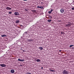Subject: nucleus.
I'll return each mask as SVG.
<instances>
[{"label":"nucleus","instance_id":"27","mask_svg":"<svg viewBox=\"0 0 74 74\" xmlns=\"http://www.w3.org/2000/svg\"><path fill=\"white\" fill-rule=\"evenodd\" d=\"M72 10H74V8H72Z\"/></svg>","mask_w":74,"mask_h":74},{"label":"nucleus","instance_id":"34","mask_svg":"<svg viewBox=\"0 0 74 74\" xmlns=\"http://www.w3.org/2000/svg\"><path fill=\"white\" fill-rule=\"evenodd\" d=\"M25 51V50H23V52H24V51Z\"/></svg>","mask_w":74,"mask_h":74},{"label":"nucleus","instance_id":"22","mask_svg":"<svg viewBox=\"0 0 74 74\" xmlns=\"http://www.w3.org/2000/svg\"><path fill=\"white\" fill-rule=\"evenodd\" d=\"M37 58H35V59L34 60V61H37Z\"/></svg>","mask_w":74,"mask_h":74},{"label":"nucleus","instance_id":"29","mask_svg":"<svg viewBox=\"0 0 74 74\" xmlns=\"http://www.w3.org/2000/svg\"><path fill=\"white\" fill-rule=\"evenodd\" d=\"M69 23V24H70L71 23L68 22V23Z\"/></svg>","mask_w":74,"mask_h":74},{"label":"nucleus","instance_id":"35","mask_svg":"<svg viewBox=\"0 0 74 74\" xmlns=\"http://www.w3.org/2000/svg\"><path fill=\"white\" fill-rule=\"evenodd\" d=\"M21 66H22V65H21Z\"/></svg>","mask_w":74,"mask_h":74},{"label":"nucleus","instance_id":"30","mask_svg":"<svg viewBox=\"0 0 74 74\" xmlns=\"http://www.w3.org/2000/svg\"><path fill=\"white\" fill-rule=\"evenodd\" d=\"M24 1H27V0H23Z\"/></svg>","mask_w":74,"mask_h":74},{"label":"nucleus","instance_id":"8","mask_svg":"<svg viewBox=\"0 0 74 74\" xmlns=\"http://www.w3.org/2000/svg\"><path fill=\"white\" fill-rule=\"evenodd\" d=\"M37 8H40L41 9H42L43 8V7H41V6H38L37 7Z\"/></svg>","mask_w":74,"mask_h":74},{"label":"nucleus","instance_id":"10","mask_svg":"<svg viewBox=\"0 0 74 74\" xmlns=\"http://www.w3.org/2000/svg\"><path fill=\"white\" fill-rule=\"evenodd\" d=\"M39 49H40V50L41 51L43 49V48L42 47H39Z\"/></svg>","mask_w":74,"mask_h":74},{"label":"nucleus","instance_id":"21","mask_svg":"<svg viewBox=\"0 0 74 74\" xmlns=\"http://www.w3.org/2000/svg\"><path fill=\"white\" fill-rule=\"evenodd\" d=\"M49 18H50V19H52V17L51 16H49Z\"/></svg>","mask_w":74,"mask_h":74},{"label":"nucleus","instance_id":"16","mask_svg":"<svg viewBox=\"0 0 74 74\" xmlns=\"http://www.w3.org/2000/svg\"><path fill=\"white\" fill-rule=\"evenodd\" d=\"M61 33L62 34H64V32H61Z\"/></svg>","mask_w":74,"mask_h":74},{"label":"nucleus","instance_id":"2","mask_svg":"<svg viewBox=\"0 0 74 74\" xmlns=\"http://www.w3.org/2000/svg\"><path fill=\"white\" fill-rule=\"evenodd\" d=\"M60 12L61 13H64V10L63 9V8H62L60 10Z\"/></svg>","mask_w":74,"mask_h":74},{"label":"nucleus","instance_id":"26","mask_svg":"<svg viewBox=\"0 0 74 74\" xmlns=\"http://www.w3.org/2000/svg\"><path fill=\"white\" fill-rule=\"evenodd\" d=\"M41 4H44V2H41Z\"/></svg>","mask_w":74,"mask_h":74},{"label":"nucleus","instance_id":"32","mask_svg":"<svg viewBox=\"0 0 74 74\" xmlns=\"http://www.w3.org/2000/svg\"><path fill=\"white\" fill-rule=\"evenodd\" d=\"M28 41H29V39L27 40Z\"/></svg>","mask_w":74,"mask_h":74},{"label":"nucleus","instance_id":"23","mask_svg":"<svg viewBox=\"0 0 74 74\" xmlns=\"http://www.w3.org/2000/svg\"><path fill=\"white\" fill-rule=\"evenodd\" d=\"M20 27H22V28H23V26L22 25Z\"/></svg>","mask_w":74,"mask_h":74},{"label":"nucleus","instance_id":"4","mask_svg":"<svg viewBox=\"0 0 74 74\" xmlns=\"http://www.w3.org/2000/svg\"><path fill=\"white\" fill-rule=\"evenodd\" d=\"M0 66L1 67H6V65L4 64H0Z\"/></svg>","mask_w":74,"mask_h":74},{"label":"nucleus","instance_id":"25","mask_svg":"<svg viewBox=\"0 0 74 74\" xmlns=\"http://www.w3.org/2000/svg\"><path fill=\"white\" fill-rule=\"evenodd\" d=\"M9 14H12V12H9Z\"/></svg>","mask_w":74,"mask_h":74},{"label":"nucleus","instance_id":"20","mask_svg":"<svg viewBox=\"0 0 74 74\" xmlns=\"http://www.w3.org/2000/svg\"><path fill=\"white\" fill-rule=\"evenodd\" d=\"M25 74H31V73H29V72L26 73Z\"/></svg>","mask_w":74,"mask_h":74},{"label":"nucleus","instance_id":"14","mask_svg":"<svg viewBox=\"0 0 74 74\" xmlns=\"http://www.w3.org/2000/svg\"><path fill=\"white\" fill-rule=\"evenodd\" d=\"M41 60L39 59H38L37 60L36 62H40Z\"/></svg>","mask_w":74,"mask_h":74},{"label":"nucleus","instance_id":"17","mask_svg":"<svg viewBox=\"0 0 74 74\" xmlns=\"http://www.w3.org/2000/svg\"><path fill=\"white\" fill-rule=\"evenodd\" d=\"M69 47H74V45H70L69 46Z\"/></svg>","mask_w":74,"mask_h":74},{"label":"nucleus","instance_id":"13","mask_svg":"<svg viewBox=\"0 0 74 74\" xmlns=\"http://www.w3.org/2000/svg\"><path fill=\"white\" fill-rule=\"evenodd\" d=\"M7 36L5 35H3L1 36V37H6Z\"/></svg>","mask_w":74,"mask_h":74},{"label":"nucleus","instance_id":"28","mask_svg":"<svg viewBox=\"0 0 74 74\" xmlns=\"http://www.w3.org/2000/svg\"><path fill=\"white\" fill-rule=\"evenodd\" d=\"M32 12H35V10H33L32 11Z\"/></svg>","mask_w":74,"mask_h":74},{"label":"nucleus","instance_id":"6","mask_svg":"<svg viewBox=\"0 0 74 74\" xmlns=\"http://www.w3.org/2000/svg\"><path fill=\"white\" fill-rule=\"evenodd\" d=\"M18 61H19V62H23L24 61H25V60H21L20 59H18Z\"/></svg>","mask_w":74,"mask_h":74},{"label":"nucleus","instance_id":"11","mask_svg":"<svg viewBox=\"0 0 74 74\" xmlns=\"http://www.w3.org/2000/svg\"><path fill=\"white\" fill-rule=\"evenodd\" d=\"M7 10H11V8H10L9 7H7L6 8Z\"/></svg>","mask_w":74,"mask_h":74},{"label":"nucleus","instance_id":"1","mask_svg":"<svg viewBox=\"0 0 74 74\" xmlns=\"http://www.w3.org/2000/svg\"><path fill=\"white\" fill-rule=\"evenodd\" d=\"M62 73L63 74H69V72L67 71L66 70H64L63 71Z\"/></svg>","mask_w":74,"mask_h":74},{"label":"nucleus","instance_id":"9","mask_svg":"<svg viewBox=\"0 0 74 74\" xmlns=\"http://www.w3.org/2000/svg\"><path fill=\"white\" fill-rule=\"evenodd\" d=\"M52 11H53V10L51 9V10L50 11H49L48 12H49V14H51V13L52 12Z\"/></svg>","mask_w":74,"mask_h":74},{"label":"nucleus","instance_id":"5","mask_svg":"<svg viewBox=\"0 0 74 74\" xmlns=\"http://www.w3.org/2000/svg\"><path fill=\"white\" fill-rule=\"evenodd\" d=\"M14 14L15 15H19V13H18V12H15L14 13Z\"/></svg>","mask_w":74,"mask_h":74},{"label":"nucleus","instance_id":"24","mask_svg":"<svg viewBox=\"0 0 74 74\" xmlns=\"http://www.w3.org/2000/svg\"><path fill=\"white\" fill-rule=\"evenodd\" d=\"M27 32H24V34H27Z\"/></svg>","mask_w":74,"mask_h":74},{"label":"nucleus","instance_id":"19","mask_svg":"<svg viewBox=\"0 0 74 74\" xmlns=\"http://www.w3.org/2000/svg\"><path fill=\"white\" fill-rule=\"evenodd\" d=\"M50 71L52 72H55V71L53 70H50Z\"/></svg>","mask_w":74,"mask_h":74},{"label":"nucleus","instance_id":"18","mask_svg":"<svg viewBox=\"0 0 74 74\" xmlns=\"http://www.w3.org/2000/svg\"><path fill=\"white\" fill-rule=\"evenodd\" d=\"M29 40V42H31L32 41H33L32 40Z\"/></svg>","mask_w":74,"mask_h":74},{"label":"nucleus","instance_id":"3","mask_svg":"<svg viewBox=\"0 0 74 74\" xmlns=\"http://www.w3.org/2000/svg\"><path fill=\"white\" fill-rule=\"evenodd\" d=\"M72 24L71 23L66 24V27H69L70 26H71Z\"/></svg>","mask_w":74,"mask_h":74},{"label":"nucleus","instance_id":"7","mask_svg":"<svg viewBox=\"0 0 74 74\" xmlns=\"http://www.w3.org/2000/svg\"><path fill=\"white\" fill-rule=\"evenodd\" d=\"M11 72L12 73H14L15 72V71H14V70L12 69L11 70Z\"/></svg>","mask_w":74,"mask_h":74},{"label":"nucleus","instance_id":"33","mask_svg":"<svg viewBox=\"0 0 74 74\" xmlns=\"http://www.w3.org/2000/svg\"><path fill=\"white\" fill-rule=\"evenodd\" d=\"M43 69V67H42V68H41V69Z\"/></svg>","mask_w":74,"mask_h":74},{"label":"nucleus","instance_id":"15","mask_svg":"<svg viewBox=\"0 0 74 74\" xmlns=\"http://www.w3.org/2000/svg\"><path fill=\"white\" fill-rule=\"evenodd\" d=\"M51 19L50 20H47L48 22H51Z\"/></svg>","mask_w":74,"mask_h":74},{"label":"nucleus","instance_id":"31","mask_svg":"<svg viewBox=\"0 0 74 74\" xmlns=\"http://www.w3.org/2000/svg\"><path fill=\"white\" fill-rule=\"evenodd\" d=\"M60 51V52H61V51H62V50H60V51Z\"/></svg>","mask_w":74,"mask_h":74},{"label":"nucleus","instance_id":"12","mask_svg":"<svg viewBox=\"0 0 74 74\" xmlns=\"http://www.w3.org/2000/svg\"><path fill=\"white\" fill-rule=\"evenodd\" d=\"M19 23V20L16 21V23Z\"/></svg>","mask_w":74,"mask_h":74}]
</instances>
